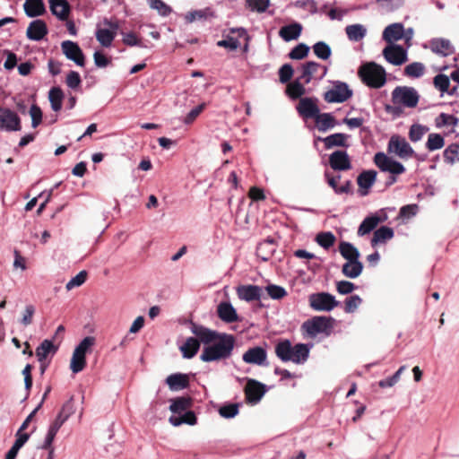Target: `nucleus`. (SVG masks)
<instances>
[{
    "label": "nucleus",
    "mask_w": 459,
    "mask_h": 459,
    "mask_svg": "<svg viewBox=\"0 0 459 459\" xmlns=\"http://www.w3.org/2000/svg\"><path fill=\"white\" fill-rule=\"evenodd\" d=\"M268 296L273 299H281L287 296L286 290L279 285L269 284L265 287Z\"/></svg>",
    "instance_id": "56"
},
{
    "label": "nucleus",
    "mask_w": 459,
    "mask_h": 459,
    "mask_svg": "<svg viewBox=\"0 0 459 459\" xmlns=\"http://www.w3.org/2000/svg\"><path fill=\"white\" fill-rule=\"evenodd\" d=\"M304 82L299 76L292 82H290L287 86L286 92L288 96L292 100H297L305 94L306 89L304 87Z\"/></svg>",
    "instance_id": "36"
},
{
    "label": "nucleus",
    "mask_w": 459,
    "mask_h": 459,
    "mask_svg": "<svg viewBox=\"0 0 459 459\" xmlns=\"http://www.w3.org/2000/svg\"><path fill=\"white\" fill-rule=\"evenodd\" d=\"M362 270L363 264L359 259H357L347 261L343 264L342 273L348 278L355 279L361 274Z\"/></svg>",
    "instance_id": "32"
},
{
    "label": "nucleus",
    "mask_w": 459,
    "mask_h": 459,
    "mask_svg": "<svg viewBox=\"0 0 459 459\" xmlns=\"http://www.w3.org/2000/svg\"><path fill=\"white\" fill-rule=\"evenodd\" d=\"M380 221H381V219L377 215L368 216V217L365 218L358 229V235L364 236V235L369 233L371 230H373L377 226V224Z\"/></svg>",
    "instance_id": "38"
},
{
    "label": "nucleus",
    "mask_w": 459,
    "mask_h": 459,
    "mask_svg": "<svg viewBox=\"0 0 459 459\" xmlns=\"http://www.w3.org/2000/svg\"><path fill=\"white\" fill-rule=\"evenodd\" d=\"M329 164L333 170L344 171L351 169V163L345 151H335L329 156Z\"/></svg>",
    "instance_id": "20"
},
{
    "label": "nucleus",
    "mask_w": 459,
    "mask_h": 459,
    "mask_svg": "<svg viewBox=\"0 0 459 459\" xmlns=\"http://www.w3.org/2000/svg\"><path fill=\"white\" fill-rule=\"evenodd\" d=\"M302 25L299 22H292L289 25L282 26L279 30V36L286 42L296 40L302 32Z\"/></svg>",
    "instance_id": "26"
},
{
    "label": "nucleus",
    "mask_w": 459,
    "mask_h": 459,
    "mask_svg": "<svg viewBox=\"0 0 459 459\" xmlns=\"http://www.w3.org/2000/svg\"><path fill=\"white\" fill-rule=\"evenodd\" d=\"M236 291L239 299L252 302L261 299L263 288L253 284L239 285Z\"/></svg>",
    "instance_id": "19"
},
{
    "label": "nucleus",
    "mask_w": 459,
    "mask_h": 459,
    "mask_svg": "<svg viewBox=\"0 0 459 459\" xmlns=\"http://www.w3.org/2000/svg\"><path fill=\"white\" fill-rule=\"evenodd\" d=\"M333 320L332 317L316 316L301 325V331L310 338H315L320 333L329 335L333 328Z\"/></svg>",
    "instance_id": "5"
},
{
    "label": "nucleus",
    "mask_w": 459,
    "mask_h": 459,
    "mask_svg": "<svg viewBox=\"0 0 459 459\" xmlns=\"http://www.w3.org/2000/svg\"><path fill=\"white\" fill-rule=\"evenodd\" d=\"M64 93L58 87L52 88L48 92V99L51 105V108L57 112L62 108V101Z\"/></svg>",
    "instance_id": "42"
},
{
    "label": "nucleus",
    "mask_w": 459,
    "mask_h": 459,
    "mask_svg": "<svg viewBox=\"0 0 459 459\" xmlns=\"http://www.w3.org/2000/svg\"><path fill=\"white\" fill-rule=\"evenodd\" d=\"M450 77L446 74H439L434 77V86L437 89L441 94L443 95L446 91H447L450 86Z\"/></svg>",
    "instance_id": "55"
},
{
    "label": "nucleus",
    "mask_w": 459,
    "mask_h": 459,
    "mask_svg": "<svg viewBox=\"0 0 459 459\" xmlns=\"http://www.w3.org/2000/svg\"><path fill=\"white\" fill-rule=\"evenodd\" d=\"M387 151L389 153H394L401 159H410L414 156L415 152L406 139L399 134L391 136Z\"/></svg>",
    "instance_id": "10"
},
{
    "label": "nucleus",
    "mask_w": 459,
    "mask_h": 459,
    "mask_svg": "<svg viewBox=\"0 0 459 459\" xmlns=\"http://www.w3.org/2000/svg\"><path fill=\"white\" fill-rule=\"evenodd\" d=\"M374 162L376 166L383 172L390 174L385 185L392 186L397 180V176L405 172V167L399 161L388 157L384 152H377L374 156Z\"/></svg>",
    "instance_id": "4"
},
{
    "label": "nucleus",
    "mask_w": 459,
    "mask_h": 459,
    "mask_svg": "<svg viewBox=\"0 0 459 459\" xmlns=\"http://www.w3.org/2000/svg\"><path fill=\"white\" fill-rule=\"evenodd\" d=\"M58 423H51V425L49 426L48 428V433L45 437V440L41 446V448L42 449H52L51 448V446H52V443L55 439V437L56 435V433L58 432L59 430V428H58Z\"/></svg>",
    "instance_id": "58"
},
{
    "label": "nucleus",
    "mask_w": 459,
    "mask_h": 459,
    "mask_svg": "<svg viewBox=\"0 0 459 459\" xmlns=\"http://www.w3.org/2000/svg\"><path fill=\"white\" fill-rule=\"evenodd\" d=\"M315 56L321 60H327L332 55L331 47L325 41H318L312 47Z\"/></svg>",
    "instance_id": "44"
},
{
    "label": "nucleus",
    "mask_w": 459,
    "mask_h": 459,
    "mask_svg": "<svg viewBox=\"0 0 459 459\" xmlns=\"http://www.w3.org/2000/svg\"><path fill=\"white\" fill-rule=\"evenodd\" d=\"M377 171L373 169L362 171L357 178V184L359 186V193L361 196H365L369 193L377 179Z\"/></svg>",
    "instance_id": "21"
},
{
    "label": "nucleus",
    "mask_w": 459,
    "mask_h": 459,
    "mask_svg": "<svg viewBox=\"0 0 459 459\" xmlns=\"http://www.w3.org/2000/svg\"><path fill=\"white\" fill-rule=\"evenodd\" d=\"M95 343V338L92 336H87L83 338L80 343L75 347L74 351L78 354L86 356V353L90 351L91 348Z\"/></svg>",
    "instance_id": "60"
},
{
    "label": "nucleus",
    "mask_w": 459,
    "mask_h": 459,
    "mask_svg": "<svg viewBox=\"0 0 459 459\" xmlns=\"http://www.w3.org/2000/svg\"><path fill=\"white\" fill-rule=\"evenodd\" d=\"M149 4V6L153 9V10H156L159 14H160L161 16H168L172 12V9L170 6H169L167 4H165L163 1L161 0H146Z\"/></svg>",
    "instance_id": "54"
},
{
    "label": "nucleus",
    "mask_w": 459,
    "mask_h": 459,
    "mask_svg": "<svg viewBox=\"0 0 459 459\" xmlns=\"http://www.w3.org/2000/svg\"><path fill=\"white\" fill-rule=\"evenodd\" d=\"M309 52V47L305 43H299L289 53V57L293 60H301L305 58Z\"/></svg>",
    "instance_id": "53"
},
{
    "label": "nucleus",
    "mask_w": 459,
    "mask_h": 459,
    "mask_svg": "<svg viewBox=\"0 0 459 459\" xmlns=\"http://www.w3.org/2000/svg\"><path fill=\"white\" fill-rule=\"evenodd\" d=\"M189 329L191 333L199 341V344L202 342L206 346L213 342L216 337L219 336V332L207 328L202 325L191 322Z\"/></svg>",
    "instance_id": "16"
},
{
    "label": "nucleus",
    "mask_w": 459,
    "mask_h": 459,
    "mask_svg": "<svg viewBox=\"0 0 459 459\" xmlns=\"http://www.w3.org/2000/svg\"><path fill=\"white\" fill-rule=\"evenodd\" d=\"M404 36V27L403 23L395 22L388 25L383 31V39L388 43H393L402 39Z\"/></svg>",
    "instance_id": "25"
},
{
    "label": "nucleus",
    "mask_w": 459,
    "mask_h": 459,
    "mask_svg": "<svg viewBox=\"0 0 459 459\" xmlns=\"http://www.w3.org/2000/svg\"><path fill=\"white\" fill-rule=\"evenodd\" d=\"M74 412V406L73 398L68 400L62 407L60 412L57 414L56 420L52 423H58L60 429L62 425L68 420V418Z\"/></svg>",
    "instance_id": "37"
},
{
    "label": "nucleus",
    "mask_w": 459,
    "mask_h": 459,
    "mask_svg": "<svg viewBox=\"0 0 459 459\" xmlns=\"http://www.w3.org/2000/svg\"><path fill=\"white\" fill-rule=\"evenodd\" d=\"M200 349L199 341L195 337H188L185 342L179 346V351L182 353L183 358L192 359L194 358Z\"/></svg>",
    "instance_id": "30"
},
{
    "label": "nucleus",
    "mask_w": 459,
    "mask_h": 459,
    "mask_svg": "<svg viewBox=\"0 0 459 459\" xmlns=\"http://www.w3.org/2000/svg\"><path fill=\"white\" fill-rule=\"evenodd\" d=\"M394 230L392 228L387 226H381L375 230L373 238L371 239V246L376 247L378 244L385 243L394 238Z\"/></svg>",
    "instance_id": "33"
},
{
    "label": "nucleus",
    "mask_w": 459,
    "mask_h": 459,
    "mask_svg": "<svg viewBox=\"0 0 459 459\" xmlns=\"http://www.w3.org/2000/svg\"><path fill=\"white\" fill-rule=\"evenodd\" d=\"M247 385L245 386L246 399L249 403H258L265 394V385L253 378H246Z\"/></svg>",
    "instance_id": "18"
},
{
    "label": "nucleus",
    "mask_w": 459,
    "mask_h": 459,
    "mask_svg": "<svg viewBox=\"0 0 459 459\" xmlns=\"http://www.w3.org/2000/svg\"><path fill=\"white\" fill-rule=\"evenodd\" d=\"M61 49L67 59L74 61L78 66H84L85 56L76 42L65 40L61 43Z\"/></svg>",
    "instance_id": "14"
},
{
    "label": "nucleus",
    "mask_w": 459,
    "mask_h": 459,
    "mask_svg": "<svg viewBox=\"0 0 459 459\" xmlns=\"http://www.w3.org/2000/svg\"><path fill=\"white\" fill-rule=\"evenodd\" d=\"M49 8L58 20L64 22L68 19L71 8L66 0H49Z\"/></svg>",
    "instance_id": "24"
},
{
    "label": "nucleus",
    "mask_w": 459,
    "mask_h": 459,
    "mask_svg": "<svg viewBox=\"0 0 459 459\" xmlns=\"http://www.w3.org/2000/svg\"><path fill=\"white\" fill-rule=\"evenodd\" d=\"M86 366V359L83 355L78 354L74 351L71 359L70 368L73 373L77 374L84 369Z\"/></svg>",
    "instance_id": "49"
},
{
    "label": "nucleus",
    "mask_w": 459,
    "mask_h": 459,
    "mask_svg": "<svg viewBox=\"0 0 459 459\" xmlns=\"http://www.w3.org/2000/svg\"><path fill=\"white\" fill-rule=\"evenodd\" d=\"M294 74L293 67L290 64H284L279 69V79L281 83H287L290 81Z\"/></svg>",
    "instance_id": "64"
},
{
    "label": "nucleus",
    "mask_w": 459,
    "mask_h": 459,
    "mask_svg": "<svg viewBox=\"0 0 459 459\" xmlns=\"http://www.w3.org/2000/svg\"><path fill=\"white\" fill-rule=\"evenodd\" d=\"M191 406V399L187 397H178L171 400L169 410L174 413L186 411Z\"/></svg>",
    "instance_id": "47"
},
{
    "label": "nucleus",
    "mask_w": 459,
    "mask_h": 459,
    "mask_svg": "<svg viewBox=\"0 0 459 459\" xmlns=\"http://www.w3.org/2000/svg\"><path fill=\"white\" fill-rule=\"evenodd\" d=\"M21 118L16 112L6 108H0V129L6 132L21 130Z\"/></svg>",
    "instance_id": "12"
},
{
    "label": "nucleus",
    "mask_w": 459,
    "mask_h": 459,
    "mask_svg": "<svg viewBox=\"0 0 459 459\" xmlns=\"http://www.w3.org/2000/svg\"><path fill=\"white\" fill-rule=\"evenodd\" d=\"M459 122V119L455 117L454 115H449L446 113H441L437 118H436V126L437 127L446 126H457Z\"/></svg>",
    "instance_id": "57"
},
{
    "label": "nucleus",
    "mask_w": 459,
    "mask_h": 459,
    "mask_svg": "<svg viewBox=\"0 0 459 459\" xmlns=\"http://www.w3.org/2000/svg\"><path fill=\"white\" fill-rule=\"evenodd\" d=\"M235 347L232 334L220 333L213 342L204 346L200 359L204 362L219 361L229 359Z\"/></svg>",
    "instance_id": "1"
},
{
    "label": "nucleus",
    "mask_w": 459,
    "mask_h": 459,
    "mask_svg": "<svg viewBox=\"0 0 459 459\" xmlns=\"http://www.w3.org/2000/svg\"><path fill=\"white\" fill-rule=\"evenodd\" d=\"M299 79L308 84L312 81H322L327 74L328 67L315 61H307L301 65Z\"/></svg>",
    "instance_id": "8"
},
{
    "label": "nucleus",
    "mask_w": 459,
    "mask_h": 459,
    "mask_svg": "<svg viewBox=\"0 0 459 459\" xmlns=\"http://www.w3.org/2000/svg\"><path fill=\"white\" fill-rule=\"evenodd\" d=\"M431 51L442 56H447L455 52V47L449 39L444 38H435L429 41Z\"/></svg>",
    "instance_id": "23"
},
{
    "label": "nucleus",
    "mask_w": 459,
    "mask_h": 459,
    "mask_svg": "<svg viewBox=\"0 0 459 459\" xmlns=\"http://www.w3.org/2000/svg\"><path fill=\"white\" fill-rule=\"evenodd\" d=\"M310 307L315 311H332L338 307L340 302L335 297L328 292L312 293L308 297Z\"/></svg>",
    "instance_id": "9"
},
{
    "label": "nucleus",
    "mask_w": 459,
    "mask_h": 459,
    "mask_svg": "<svg viewBox=\"0 0 459 459\" xmlns=\"http://www.w3.org/2000/svg\"><path fill=\"white\" fill-rule=\"evenodd\" d=\"M312 344L297 343L292 345L289 339L280 340L274 347L277 358L282 362H292L295 364H304L308 357Z\"/></svg>",
    "instance_id": "2"
},
{
    "label": "nucleus",
    "mask_w": 459,
    "mask_h": 459,
    "mask_svg": "<svg viewBox=\"0 0 459 459\" xmlns=\"http://www.w3.org/2000/svg\"><path fill=\"white\" fill-rule=\"evenodd\" d=\"M242 359L247 364L268 366L267 351L261 346H255L247 350L242 356Z\"/></svg>",
    "instance_id": "17"
},
{
    "label": "nucleus",
    "mask_w": 459,
    "mask_h": 459,
    "mask_svg": "<svg viewBox=\"0 0 459 459\" xmlns=\"http://www.w3.org/2000/svg\"><path fill=\"white\" fill-rule=\"evenodd\" d=\"M358 74L364 84L373 89H379L386 82L385 70L374 62L362 65Z\"/></svg>",
    "instance_id": "3"
},
{
    "label": "nucleus",
    "mask_w": 459,
    "mask_h": 459,
    "mask_svg": "<svg viewBox=\"0 0 459 459\" xmlns=\"http://www.w3.org/2000/svg\"><path fill=\"white\" fill-rule=\"evenodd\" d=\"M296 109L300 117L304 119L313 118L320 112V109L317 105V99L316 98H300L299 104L296 107Z\"/></svg>",
    "instance_id": "15"
},
{
    "label": "nucleus",
    "mask_w": 459,
    "mask_h": 459,
    "mask_svg": "<svg viewBox=\"0 0 459 459\" xmlns=\"http://www.w3.org/2000/svg\"><path fill=\"white\" fill-rule=\"evenodd\" d=\"M345 32L349 40L358 42L362 40L367 35V28L359 23L346 26Z\"/></svg>",
    "instance_id": "34"
},
{
    "label": "nucleus",
    "mask_w": 459,
    "mask_h": 459,
    "mask_svg": "<svg viewBox=\"0 0 459 459\" xmlns=\"http://www.w3.org/2000/svg\"><path fill=\"white\" fill-rule=\"evenodd\" d=\"M445 161L449 164H454L459 161V144L452 143L448 145L444 151Z\"/></svg>",
    "instance_id": "48"
},
{
    "label": "nucleus",
    "mask_w": 459,
    "mask_h": 459,
    "mask_svg": "<svg viewBox=\"0 0 459 459\" xmlns=\"http://www.w3.org/2000/svg\"><path fill=\"white\" fill-rule=\"evenodd\" d=\"M352 96V91L346 82L335 81L333 88L328 90L325 95V100L329 103H342Z\"/></svg>",
    "instance_id": "11"
},
{
    "label": "nucleus",
    "mask_w": 459,
    "mask_h": 459,
    "mask_svg": "<svg viewBox=\"0 0 459 459\" xmlns=\"http://www.w3.org/2000/svg\"><path fill=\"white\" fill-rule=\"evenodd\" d=\"M339 251L347 261L357 260L359 258V250L351 243L342 241L340 243Z\"/></svg>",
    "instance_id": "39"
},
{
    "label": "nucleus",
    "mask_w": 459,
    "mask_h": 459,
    "mask_svg": "<svg viewBox=\"0 0 459 459\" xmlns=\"http://www.w3.org/2000/svg\"><path fill=\"white\" fill-rule=\"evenodd\" d=\"M350 135L342 133H336L330 134L325 138H318V140L323 141L325 143V149L329 150L333 147H348V139Z\"/></svg>",
    "instance_id": "28"
},
{
    "label": "nucleus",
    "mask_w": 459,
    "mask_h": 459,
    "mask_svg": "<svg viewBox=\"0 0 459 459\" xmlns=\"http://www.w3.org/2000/svg\"><path fill=\"white\" fill-rule=\"evenodd\" d=\"M169 422L176 427L183 423L195 425L196 423V416L192 411H187L182 416H170Z\"/></svg>",
    "instance_id": "43"
},
{
    "label": "nucleus",
    "mask_w": 459,
    "mask_h": 459,
    "mask_svg": "<svg viewBox=\"0 0 459 459\" xmlns=\"http://www.w3.org/2000/svg\"><path fill=\"white\" fill-rule=\"evenodd\" d=\"M405 0H376V4L383 13H392L404 4Z\"/></svg>",
    "instance_id": "45"
},
{
    "label": "nucleus",
    "mask_w": 459,
    "mask_h": 459,
    "mask_svg": "<svg viewBox=\"0 0 459 459\" xmlns=\"http://www.w3.org/2000/svg\"><path fill=\"white\" fill-rule=\"evenodd\" d=\"M274 241L272 238H267L264 241L261 242L257 248H256V254L259 257L262 258L264 261L269 260L271 257L273 249Z\"/></svg>",
    "instance_id": "41"
},
{
    "label": "nucleus",
    "mask_w": 459,
    "mask_h": 459,
    "mask_svg": "<svg viewBox=\"0 0 459 459\" xmlns=\"http://www.w3.org/2000/svg\"><path fill=\"white\" fill-rule=\"evenodd\" d=\"M425 73V65L420 62H413L405 66L403 74L410 78H420Z\"/></svg>",
    "instance_id": "46"
},
{
    "label": "nucleus",
    "mask_w": 459,
    "mask_h": 459,
    "mask_svg": "<svg viewBox=\"0 0 459 459\" xmlns=\"http://www.w3.org/2000/svg\"><path fill=\"white\" fill-rule=\"evenodd\" d=\"M217 314L225 323L237 322L238 319L236 309L230 302H221L217 307Z\"/></svg>",
    "instance_id": "27"
},
{
    "label": "nucleus",
    "mask_w": 459,
    "mask_h": 459,
    "mask_svg": "<svg viewBox=\"0 0 459 459\" xmlns=\"http://www.w3.org/2000/svg\"><path fill=\"white\" fill-rule=\"evenodd\" d=\"M119 25L117 22H114L108 18H104L102 22L96 26L95 37L98 42L104 48L111 47Z\"/></svg>",
    "instance_id": "6"
},
{
    "label": "nucleus",
    "mask_w": 459,
    "mask_h": 459,
    "mask_svg": "<svg viewBox=\"0 0 459 459\" xmlns=\"http://www.w3.org/2000/svg\"><path fill=\"white\" fill-rule=\"evenodd\" d=\"M48 33V30L46 22L43 20H34L32 21L26 31V36L29 39L34 41L41 40Z\"/></svg>",
    "instance_id": "22"
},
{
    "label": "nucleus",
    "mask_w": 459,
    "mask_h": 459,
    "mask_svg": "<svg viewBox=\"0 0 459 459\" xmlns=\"http://www.w3.org/2000/svg\"><path fill=\"white\" fill-rule=\"evenodd\" d=\"M247 7L257 13H264L270 4V0H246Z\"/></svg>",
    "instance_id": "61"
},
{
    "label": "nucleus",
    "mask_w": 459,
    "mask_h": 459,
    "mask_svg": "<svg viewBox=\"0 0 459 459\" xmlns=\"http://www.w3.org/2000/svg\"><path fill=\"white\" fill-rule=\"evenodd\" d=\"M57 348L53 344L50 340H44L40 345L36 349V356L39 362L47 359L49 353H55Z\"/></svg>",
    "instance_id": "40"
},
{
    "label": "nucleus",
    "mask_w": 459,
    "mask_h": 459,
    "mask_svg": "<svg viewBox=\"0 0 459 459\" xmlns=\"http://www.w3.org/2000/svg\"><path fill=\"white\" fill-rule=\"evenodd\" d=\"M165 382L171 391H180L188 386L189 378L186 374L175 373L167 377Z\"/></svg>",
    "instance_id": "29"
},
{
    "label": "nucleus",
    "mask_w": 459,
    "mask_h": 459,
    "mask_svg": "<svg viewBox=\"0 0 459 459\" xmlns=\"http://www.w3.org/2000/svg\"><path fill=\"white\" fill-rule=\"evenodd\" d=\"M420 95L413 87L397 86L392 91V101L395 105L406 108H415L418 105Z\"/></svg>",
    "instance_id": "7"
},
{
    "label": "nucleus",
    "mask_w": 459,
    "mask_h": 459,
    "mask_svg": "<svg viewBox=\"0 0 459 459\" xmlns=\"http://www.w3.org/2000/svg\"><path fill=\"white\" fill-rule=\"evenodd\" d=\"M383 56L387 62L394 65H401L408 59L407 50L396 44L386 46L383 49Z\"/></svg>",
    "instance_id": "13"
},
{
    "label": "nucleus",
    "mask_w": 459,
    "mask_h": 459,
    "mask_svg": "<svg viewBox=\"0 0 459 459\" xmlns=\"http://www.w3.org/2000/svg\"><path fill=\"white\" fill-rule=\"evenodd\" d=\"M362 303L359 295H351L345 299L344 310L346 313H353Z\"/></svg>",
    "instance_id": "63"
},
{
    "label": "nucleus",
    "mask_w": 459,
    "mask_h": 459,
    "mask_svg": "<svg viewBox=\"0 0 459 459\" xmlns=\"http://www.w3.org/2000/svg\"><path fill=\"white\" fill-rule=\"evenodd\" d=\"M23 9L29 17H37L46 12L43 0H26L23 4Z\"/></svg>",
    "instance_id": "31"
},
{
    "label": "nucleus",
    "mask_w": 459,
    "mask_h": 459,
    "mask_svg": "<svg viewBox=\"0 0 459 459\" xmlns=\"http://www.w3.org/2000/svg\"><path fill=\"white\" fill-rule=\"evenodd\" d=\"M58 423H51V425L49 426L48 428V433L45 437V440L41 446V448L42 449H52L51 448V446H52V443L55 439V437L56 435V433L58 432L59 430V428H58Z\"/></svg>",
    "instance_id": "59"
},
{
    "label": "nucleus",
    "mask_w": 459,
    "mask_h": 459,
    "mask_svg": "<svg viewBox=\"0 0 459 459\" xmlns=\"http://www.w3.org/2000/svg\"><path fill=\"white\" fill-rule=\"evenodd\" d=\"M445 144V140L443 136L439 134H429L428 137V141L426 143V147L429 151L433 152L436 150L441 149Z\"/></svg>",
    "instance_id": "50"
},
{
    "label": "nucleus",
    "mask_w": 459,
    "mask_h": 459,
    "mask_svg": "<svg viewBox=\"0 0 459 459\" xmlns=\"http://www.w3.org/2000/svg\"><path fill=\"white\" fill-rule=\"evenodd\" d=\"M122 41L125 45L129 47H146L142 43V41L137 38L136 34L134 32H122Z\"/></svg>",
    "instance_id": "62"
},
{
    "label": "nucleus",
    "mask_w": 459,
    "mask_h": 459,
    "mask_svg": "<svg viewBox=\"0 0 459 459\" xmlns=\"http://www.w3.org/2000/svg\"><path fill=\"white\" fill-rule=\"evenodd\" d=\"M316 240L320 247L328 249L334 244L336 238L332 232L327 231L317 234Z\"/></svg>",
    "instance_id": "51"
},
{
    "label": "nucleus",
    "mask_w": 459,
    "mask_h": 459,
    "mask_svg": "<svg viewBox=\"0 0 459 459\" xmlns=\"http://www.w3.org/2000/svg\"><path fill=\"white\" fill-rule=\"evenodd\" d=\"M316 127L320 132H326L335 126L334 117L331 113H318L315 118Z\"/></svg>",
    "instance_id": "35"
},
{
    "label": "nucleus",
    "mask_w": 459,
    "mask_h": 459,
    "mask_svg": "<svg viewBox=\"0 0 459 459\" xmlns=\"http://www.w3.org/2000/svg\"><path fill=\"white\" fill-rule=\"evenodd\" d=\"M428 131L429 128L427 126L413 124L409 130V138L413 143L419 142Z\"/></svg>",
    "instance_id": "52"
}]
</instances>
